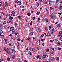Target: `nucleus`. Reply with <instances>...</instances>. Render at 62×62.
Segmentation results:
<instances>
[{"instance_id": "61", "label": "nucleus", "mask_w": 62, "mask_h": 62, "mask_svg": "<svg viewBox=\"0 0 62 62\" xmlns=\"http://www.w3.org/2000/svg\"><path fill=\"white\" fill-rule=\"evenodd\" d=\"M21 42H23V39H22L21 40Z\"/></svg>"}, {"instance_id": "28", "label": "nucleus", "mask_w": 62, "mask_h": 62, "mask_svg": "<svg viewBox=\"0 0 62 62\" xmlns=\"http://www.w3.org/2000/svg\"><path fill=\"white\" fill-rule=\"evenodd\" d=\"M12 34H13V35L14 34H15V32L14 31H12Z\"/></svg>"}, {"instance_id": "24", "label": "nucleus", "mask_w": 62, "mask_h": 62, "mask_svg": "<svg viewBox=\"0 0 62 62\" xmlns=\"http://www.w3.org/2000/svg\"><path fill=\"white\" fill-rule=\"evenodd\" d=\"M36 58H37V59H38V58H39V55H38V56H37L36 57Z\"/></svg>"}, {"instance_id": "48", "label": "nucleus", "mask_w": 62, "mask_h": 62, "mask_svg": "<svg viewBox=\"0 0 62 62\" xmlns=\"http://www.w3.org/2000/svg\"><path fill=\"white\" fill-rule=\"evenodd\" d=\"M9 46H11L12 45V44L9 43Z\"/></svg>"}, {"instance_id": "40", "label": "nucleus", "mask_w": 62, "mask_h": 62, "mask_svg": "<svg viewBox=\"0 0 62 62\" xmlns=\"http://www.w3.org/2000/svg\"><path fill=\"white\" fill-rule=\"evenodd\" d=\"M50 9L52 10V9H54V8H52V7H50Z\"/></svg>"}, {"instance_id": "25", "label": "nucleus", "mask_w": 62, "mask_h": 62, "mask_svg": "<svg viewBox=\"0 0 62 62\" xmlns=\"http://www.w3.org/2000/svg\"><path fill=\"white\" fill-rule=\"evenodd\" d=\"M30 34L31 36H32L33 34V33L32 32H31L30 33Z\"/></svg>"}, {"instance_id": "54", "label": "nucleus", "mask_w": 62, "mask_h": 62, "mask_svg": "<svg viewBox=\"0 0 62 62\" xmlns=\"http://www.w3.org/2000/svg\"><path fill=\"white\" fill-rule=\"evenodd\" d=\"M58 2H59L58 0H57L56 1V3H58Z\"/></svg>"}, {"instance_id": "18", "label": "nucleus", "mask_w": 62, "mask_h": 62, "mask_svg": "<svg viewBox=\"0 0 62 62\" xmlns=\"http://www.w3.org/2000/svg\"><path fill=\"white\" fill-rule=\"evenodd\" d=\"M12 58H13V59H14V58H15V55H13L12 56Z\"/></svg>"}, {"instance_id": "46", "label": "nucleus", "mask_w": 62, "mask_h": 62, "mask_svg": "<svg viewBox=\"0 0 62 62\" xmlns=\"http://www.w3.org/2000/svg\"><path fill=\"white\" fill-rule=\"evenodd\" d=\"M58 50H61V48H60L59 47L58 48Z\"/></svg>"}, {"instance_id": "14", "label": "nucleus", "mask_w": 62, "mask_h": 62, "mask_svg": "<svg viewBox=\"0 0 62 62\" xmlns=\"http://www.w3.org/2000/svg\"><path fill=\"white\" fill-rule=\"evenodd\" d=\"M38 31H39V32H40V28H38Z\"/></svg>"}, {"instance_id": "23", "label": "nucleus", "mask_w": 62, "mask_h": 62, "mask_svg": "<svg viewBox=\"0 0 62 62\" xmlns=\"http://www.w3.org/2000/svg\"><path fill=\"white\" fill-rule=\"evenodd\" d=\"M43 58H45V57H46V55H44L43 56Z\"/></svg>"}, {"instance_id": "8", "label": "nucleus", "mask_w": 62, "mask_h": 62, "mask_svg": "<svg viewBox=\"0 0 62 62\" xmlns=\"http://www.w3.org/2000/svg\"><path fill=\"white\" fill-rule=\"evenodd\" d=\"M32 51L33 52H36V49L34 48H33L32 49Z\"/></svg>"}, {"instance_id": "19", "label": "nucleus", "mask_w": 62, "mask_h": 62, "mask_svg": "<svg viewBox=\"0 0 62 62\" xmlns=\"http://www.w3.org/2000/svg\"><path fill=\"white\" fill-rule=\"evenodd\" d=\"M0 27L1 28H3V25L2 24H0Z\"/></svg>"}, {"instance_id": "16", "label": "nucleus", "mask_w": 62, "mask_h": 62, "mask_svg": "<svg viewBox=\"0 0 62 62\" xmlns=\"http://www.w3.org/2000/svg\"><path fill=\"white\" fill-rule=\"evenodd\" d=\"M57 26L58 27H59L60 26V24H59L57 25Z\"/></svg>"}, {"instance_id": "29", "label": "nucleus", "mask_w": 62, "mask_h": 62, "mask_svg": "<svg viewBox=\"0 0 62 62\" xmlns=\"http://www.w3.org/2000/svg\"><path fill=\"white\" fill-rule=\"evenodd\" d=\"M17 40H18V41H20V40H21V39H20L18 38L17 39Z\"/></svg>"}, {"instance_id": "64", "label": "nucleus", "mask_w": 62, "mask_h": 62, "mask_svg": "<svg viewBox=\"0 0 62 62\" xmlns=\"http://www.w3.org/2000/svg\"><path fill=\"white\" fill-rule=\"evenodd\" d=\"M45 4H47V2H45Z\"/></svg>"}, {"instance_id": "49", "label": "nucleus", "mask_w": 62, "mask_h": 62, "mask_svg": "<svg viewBox=\"0 0 62 62\" xmlns=\"http://www.w3.org/2000/svg\"><path fill=\"white\" fill-rule=\"evenodd\" d=\"M54 17L56 19H57V17H56V16L55 15Z\"/></svg>"}, {"instance_id": "34", "label": "nucleus", "mask_w": 62, "mask_h": 62, "mask_svg": "<svg viewBox=\"0 0 62 62\" xmlns=\"http://www.w3.org/2000/svg\"><path fill=\"white\" fill-rule=\"evenodd\" d=\"M49 4H51V3H52V1H49Z\"/></svg>"}, {"instance_id": "33", "label": "nucleus", "mask_w": 62, "mask_h": 62, "mask_svg": "<svg viewBox=\"0 0 62 62\" xmlns=\"http://www.w3.org/2000/svg\"><path fill=\"white\" fill-rule=\"evenodd\" d=\"M32 22H33V21H31V23H30V25L31 26H32Z\"/></svg>"}, {"instance_id": "56", "label": "nucleus", "mask_w": 62, "mask_h": 62, "mask_svg": "<svg viewBox=\"0 0 62 62\" xmlns=\"http://www.w3.org/2000/svg\"><path fill=\"white\" fill-rule=\"evenodd\" d=\"M41 37H43V36H44V34H43L42 35H41Z\"/></svg>"}, {"instance_id": "45", "label": "nucleus", "mask_w": 62, "mask_h": 62, "mask_svg": "<svg viewBox=\"0 0 62 62\" xmlns=\"http://www.w3.org/2000/svg\"><path fill=\"white\" fill-rule=\"evenodd\" d=\"M51 26H49V30H50V29H51Z\"/></svg>"}, {"instance_id": "31", "label": "nucleus", "mask_w": 62, "mask_h": 62, "mask_svg": "<svg viewBox=\"0 0 62 62\" xmlns=\"http://www.w3.org/2000/svg\"><path fill=\"white\" fill-rule=\"evenodd\" d=\"M29 39H30V38L29 37H28L26 39V40H29Z\"/></svg>"}, {"instance_id": "36", "label": "nucleus", "mask_w": 62, "mask_h": 62, "mask_svg": "<svg viewBox=\"0 0 62 62\" xmlns=\"http://www.w3.org/2000/svg\"><path fill=\"white\" fill-rule=\"evenodd\" d=\"M11 13H12V14H15V13L14 12V11H12L11 12Z\"/></svg>"}, {"instance_id": "15", "label": "nucleus", "mask_w": 62, "mask_h": 62, "mask_svg": "<svg viewBox=\"0 0 62 62\" xmlns=\"http://www.w3.org/2000/svg\"><path fill=\"white\" fill-rule=\"evenodd\" d=\"M13 17H9V19H10V20H12V19H13Z\"/></svg>"}, {"instance_id": "53", "label": "nucleus", "mask_w": 62, "mask_h": 62, "mask_svg": "<svg viewBox=\"0 0 62 62\" xmlns=\"http://www.w3.org/2000/svg\"><path fill=\"white\" fill-rule=\"evenodd\" d=\"M17 25H18V24H16L15 25V27H16V26H17Z\"/></svg>"}, {"instance_id": "17", "label": "nucleus", "mask_w": 62, "mask_h": 62, "mask_svg": "<svg viewBox=\"0 0 62 62\" xmlns=\"http://www.w3.org/2000/svg\"><path fill=\"white\" fill-rule=\"evenodd\" d=\"M20 7L21 8H24V6H21Z\"/></svg>"}, {"instance_id": "57", "label": "nucleus", "mask_w": 62, "mask_h": 62, "mask_svg": "<svg viewBox=\"0 0 62 62\" xmlns=\"http://www.w3.org/2000/svg\"><path fill=\"white\" fill-rule=\"evenodd\" d=\"M55 40L56 41H58V40L57 39H55Z\"/></svg>"}, {"instance_id": "52", "label": "nucleus", "mask_w": 62, "mask_h": 62, "mask_svg": "<svg viewBox=\"0 0 62 62\" xmlns=\"http://www.w3.org/2000/svg\"><path fill=\"white\" fill-rule=\"evenodd\" d=\"M61 9V8H60V7L59 8V10H60Z\"/></svg>"}, {"instance_id": "5", "label": "nucleus", "mask_w": 62, "mask_h": 62, "mask_svg": "<svg viewBox=\"0 0 62 62\" xmlns=\"http://www.w3.org/2000/svg\"><path fill=\"white\" fill-rule=\"evenodd\" d=\"M2 23L3 24H5L7 23V22H6V21H3L2 22Z\"/></svg>"}, {"instance_id": "63", "label": "nucleus", "mask_w": 62, "mask_h": 62, "mask_svg": "<svg viewBox=\"0 0 62 62\" xmlns=\"http://www.w3.org/2000/svg\"><path fill=\"white\" fill-rule=\"evenodd\" d=\"M52 50H53V51H54V48H52Z\"/></svg>"}, {"instance_id": "58", "label": "nucleus", "mask_w": 62, "mask_h": 62, "mask_svg": "<svg viewBox=\"0 0 62 62\" xmlns=\"http://www.w3.org/2000/svg\"><path fill=\"white\" fill-rule=\"evenodd\" d=\"M17 0H16L15 2V3H17Z\"/></svg>"}, {"instance_id": "20", "label": "nucleus", "mask_w": 62, "mask_h": 62, "mask_svg": "<svg viewBox=\"0 0 62 62\" xmlns=\"http://www.w3.org/2000/svg\"><path fill=\"white\" fill-rule=\"evenodd\" d=\"M39 13H40L39 12H38L37 13V15H39Z\"/></svg>"}, {"instance_id": "21", "label": "nucleus", "mask_w": 62, "mask_h": 62, "mask_svg": "<svg viewBox=\"0 0 62 62\" xmlns=\"http://www.w3.org/2000/svg\"><path fill=\"white\" fill-rule=\"evenodd\" d=\"M3 32V31L2 30L0 31V34H2Z\"/></svg>"}, {"instance_id": "59", "label": "nucleus", "mask_w": 62, "mask_h": 62, "mask_svg": "<svg viewBox=\"0 0 62 62\" xmlns=\"http://www.w3.org/2000/svg\"><path fill=\"white\" fill-rule=\"evenodd\" d=\"M15 35H18V33H15Z\"/></svg>"}, {"instance_id": "50", "label": "nucleus", "mask_w": 62, "mask_h": 62, "mask_svg": "<svg viewBox=\"0 0 62 62\" xmlns=\"http://www.w3.org/2000/svg\"><path fill=\"white\" fill-rule=\"evenodd\" d=\"M58 23V22H56L55 23V24H57V23Z\"/></svg>"}, {"instance_id": "41", "label": "nucleus", "mask_w": 62, "mask_h": 62, "mask_svg": "<svg viewBox=\"0 0 62 62\" xmlns=\"http://www.w3.org/2000/svg\"><path fill=\"white\" fill-rule=\"evenodd\" d=\"M27 15L28 16H30V13H28L27 14Z\"/></svg>"}, {"instance_id": "43", "label": "nucleus", "mask_w": 62, "mask_h": 62, "mask_svg": "<svg viewBox=\"0 0 62 62\" xmlns=\"http://www.w3.org/2000/svg\"><path fill=\"white\" fill-rule=\"evenodd\" d=\"M49 42H53V40H50L49 41Z\"/></svg>"}, {"instance_id": "51", "label": "nucleus", "mask_w": 62, "mask_h": 62, "mask_svg": "<svg viewBox=\"0 0 62 62\" xmlns=\"http://www.w3.org/2000/svg\"><path fill=\"white\" fill-rule=\"evenodd\" d=\"M37 48L38 50H39V47L37 46Z\"/></svg>"}, {"instance_id": "2", "label": "nucleus", "mask_w": 62, "mask_h": 62, "mask_svg": "<svg viewBox=\"0 0 62 62\" xmlns=\"http://www.w3.org/2000/svg\"><path fill=\"white\" fill-rule=\"evenodd\" d=\"M12 52L14 54H15L16 53V51L14 49H12Z\"/></svg>"}, {"instance_id": "60", "label": "nucleus", "mask_w": 62, "mask_h": 62, "mask_svg": "<svg viewBox=\"0 0 62 62\" xmlns=\"http://www.w3.org/2000/svg\"><path fill=\"white\" fill-rule=\"evenodd\" d=\"M31 48H32V47H30V48H29V49L30 50H31Z\"/></svg>"}, {"instance_id": "6", "label": "nucleus", "mask_w": 62, "mask_h": 62, "mask_svg": "<svg viewBox=\"0 0 62 62\" xmlns=\"http://www.w3.org/2000/svg\"><path fill=\"white\" fill-rule=\"evenodd\" d=\"M51 35L50 34V33H49L48 32L47 33V36H48V37H50V36H51Z\"/></svg>"}, {"instance_id": "30", "label": "nucleus", "mask_w": 62, "mask_h": 62, "mask_svg": "<svg viewBox=\"0 0 62 62\" xmlns=\"http://www.w3.org/2000/svg\"><path fill=\"white\" fill-rule=\"evenodd\" d=\"M2 2H0V6H2Z\"/></svg>"}, {"instance_id": "38", "label": "nucleus", "mask_w": 62, "mask_h": 62, "mask_svg": "<svg viewBox=\"0 0 62 62\" xmlns=\"http://www.w3.org/2000/svg\"><path fill=\"white\" fill-rule=\"evenodd\" d=\"M3 61V60L2 59H0V61L1 62V61Z\"/></svg>"}, {"instance_id": "42", "label": "nucleus", "mask_w": 62, "mask_h": 62, "mask_svg": "<svg viewBox=\"0 0 62 62\" xmlns=\"http://www.w3.org/2000/svg\"><path fill=\"white\" fill-rule=\"evenodd\" d=\"M52 31L54 32V29H52Z\"/></svg>"}, {"instance_id": "7", "label": "nucleus", "mask_w": 62, "mask_h": 62, "mask_svg": "<svg viewBox=\"0 0 62 62\" xmlns=\"http://www.w3.org/2000/svg\"><path fill=\"white\" fill-rule=\"evenodd\" d=\"M9 23L10 24H12V23H12V21H11V20L10 21Z\"/></svg>"}, {"instance_id": "22", "label": "nucleus", "mask_w": 62, "mask_h": 62, "mask_svg": "<svg viewBox=\"0 0 62 62\" xmlns=\"http://www.w3.org/2000/svg\"><path fill=\"white\" fill-rule=\"evenodd\" d=\"M36 5L37 7H39V3H37L36 4Z\"/></svg>"}, {"instance_id": "55", "label": "nucleus", "mask_w": 62, "mask_h": 62, "mask_svg": "<svg viewBox=\"0 0 62 62\" xmlns=\"http://www.w3.org/2000/svg\"><path fill=\"white\" fill-rule=\"evenodd\" d=\"M45 30H47V27H46L45 28Z\"/></svg>"}, {"instance_id": "13", "label": "nucleus", "mask_w": 62, "mask_h": 62, "mask_svg": "<svg viewBox=\"0 0 62 62\" xmlns=\"http://www.w3.org/2000/svg\"><path fill=\"white\" fill-rule=\"evenodd\" d=\"M28 54H30V55H32V53L30 52H28Z\"/></svg>"}, {"instance_id": "47", "label": "nucleus", "mask_w": 62, "mask_h": 62, "mask_svg": "<svg viewBox=\"0 0 62 62\" xmlns=\"http://www.w3.org/2000/svg\"><path fill=\"white\" fill-rule=\"evenodd\" d=\"M18 17L19 18H21L22 17V16H18Z\"/></svg>"}, {"instance_id": "62", "label": "nucleus", "mask_w": 62, "mask_h": 62, "mask_svg": "<svg viewBox=\"0 0 62 62\" xmlns=\"http://www.w3.org/2000/svg\"><path fill=\"white\" fill-rule=\"evenodd\" d=\"M60 39L61 41H62V38H61Z\"/></svg>"}, {"instance_id": "26", "label": "nucleus", "mask_w": 62, "mask_h": 62, "mask_svg": "<svg viewBox=\"0 0 62 62\" xmlns=\"http://www.w3.org/2000/svg\"><path fill=\"white\" fill-rule=\"evenodd\" d=\"M46 12H48V9L47 8L46 9Z\"/></svg>"}, {"instance_id": "27", "label": "nucleus", "mask_w": 62, "mask_h": 62, "mask_svg": "<svg viewBox=\"0 0 62 62\" xmlns=\"http://www.w3.org/2000/svg\"><path fill=\"white\" fill-rule=\"evenodd\" d=\"M54 31H52L51 32V34H54Z\"/></svg>"}, {"instance_id": "39", "label": "nucleus", "mask_w": 62, "mask_h": 62, "mask_svg": "<svg viewBox=\"0 0 62 62\" xmlns=\"http://www.w3.org/2000/svg\"><path fill=\"white\" fill-rule=\"evenodd\" d=\"M7 60H8V61L10 60V58H7Z\"/></svg>"}, {"instance_id": "32", "label": "nucleus", "mask_w": 62, "mask_h": 62, "mask_svg": "<svg viewBox=\"0 0 62 62\" xmlns=\"http://www.w3.org/2000/svg\"><path fill=\"white\" fill-rule=\"evenodd\" d=\"M7 50L8 51H10V48H7Z\"/></svg>"}, {"instance_id": "37", "label": "nucleus", "mask_w": 62, "mask_h": 62, "mask_svg": "<svg viewBox=\"0 0 62 62\" xmlns=\"http://www.w3.org/2000/svg\"><path fill=\"white\" fill-rule=\"evenodd\" d=\"M62 34V32L60 31L59 32V35H61Z\"/></svg>"}, {"instance_id": "12", "label": "nucleus", "mask_w": 62, "mask_h": 62, "mask_svg": "<svg viewBox=\"0 0 62 62\" xmlns=\"http://www.w3.org/2000/svg\"><path fill=\"white\" fill-rule=\"evenodd\" d=\"M45 20L46 23H48V19H47V18Z\"/></svg>"}, {"instance_id": "35", "label": "nucleus", "mask_w": 62, "mask_h": 62, "mask_svg": "<svg viewBox=\"0 0 62 62\" xmlns=\"http://www.w3.org/2000/svg\"><path fill=\"white\" fill-rule=\"evenodd\" d=\"M58 36L60 38H61V37H62V36L61 35H58Z\"/></svg>"}, {"instance_id": "4", "label": "nucleus", "mask_w": 62, "mask_h": 62, "mask_svg": "<svg viewBox=\"0 0 62 62\" xmlns=\"http://www.w3.org/2000/svg\"><path fill=\"white\" fill-rule=\"evenodd\" d=\"M17 4L18 5H21V3L20 1L17 2Z\"/></svg>"}, {"instance_id": "3", "label": "nucleus", "mask_w": 62, "mask_h": 62, "mask_svg": "<svg viewBox=\"0 0 62 62\" xmlns=\"http://www.w3.org/2000/svg\"><path fill=\"white\" fill-rule=\"evenodd\" d=\"M14 27H11L10 28V31H12L13 30H14Z\"/></svg>"}, {"instance_id": "9", "label": "nucleus", "mask_w": 62, "mask_h": 62, "mask_svg": "<svg viewBox=\"0 0 62 62\" xmlns=\"http://www.w3.org/2000/svg\"><path fill=\"white\" fill-rule=\"evenodd\" d=\"M56 59L58 61H59V58L58 57H56Z\"/></svg>"}, {"instance_id": "11", "label": "nucleus", "mask_w": 62, "mask_h": 62, "mask_svg": "<svg viewBox=\"0 0 62 62\" xmlns=\"http://www.w3.org/2000/svg\"><path fill=\"white\" fill-rule=\"evenodd\" d=\"M12 16V14H10L8 16H9V17H11Z\"/></svg>"}, {"instance_id": "44", "label": "nucleus", "mask_w": 62, "mask_h": 62, "mask_svg": "<svg viewBox=\"0 0 62 62\" xmlns=\"http://www.w3.org/2000/svg\"><path fill=\"white\" fill-rule=\"evenodd\" d=\"M4 40L5 42H7V39H4Z\"/></svg>"}, {"instance_id": "1", "label": "nucleus", "mask_w": 62, "mask_h": 62, "mask_svg": "<svg viewBox=\"0 0 62 62\" xmlns=\"http://www.w3.org/2000/svg\"><path fill=\"white\" fill-rule=\"evenodd\" d=\"M5 6L6 7H8V3L7 2H5Z\"/></svg>"}, {"instance_id": "10", "label": "nucleus", "mask_w": 62, "mask_h": 62, "mask_svg": "<svg viewBox=\"0 0 62 62\" xmlns=\"http://www.w3.org/2000/svg\"><path fill=\"white\" fill-rule=\"evenodd\" d=\"M51 60H54L55 58L54 57H51Z\"/></svg>"}]
</instances>
